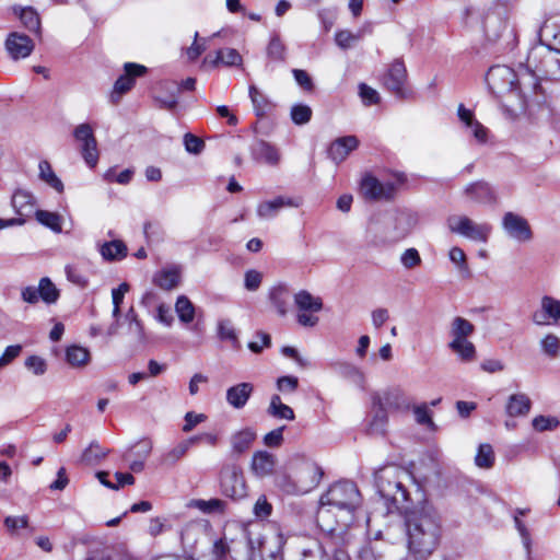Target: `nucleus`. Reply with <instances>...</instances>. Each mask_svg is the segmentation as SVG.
Here are the masks:
<instances>
[{
    "label": "nucleus",
    "instance_id": "1",
    "mask_svg": "<svg viewBox=\"0 0 560 560\" xmlns=\"http://www.w3.org/2000/svg\"><path fill=\"white\" fill-rule=\"evenodd\" d=\"M405 524L409 553L415 560H427L441 539V520L436 510L422 503L406 513Z\"/></svg>",
    "mask_w": 560,
    "mask_h": 560
},
{
    "label": "nucleus",
    "instance_id": "2",
    "mask_svg": "<svg viewBox=\"0 0 560 560\" xmlns=\"http://www.w3.org/2000/svg\"><path fill=\"white\" fill-rule=\"evenodd\" d=\"M416 224L415 218L407 212H397L372 220L368 233L374 244L393 243L406 237Z\"/></svg>",
    "mask_w": 560,
    "mask_h": 560
},
{
    "label": "nucleus",
    "instance_id": "3",
    "mask_svg": "<svg viewBox=\"0 0 560 560\" xmlns=\"http://www.w3.org/2000/svg\"><path fill=\"white\" fill-rule=\"evenodd\" d=\"M408 477L406 470L398 466H387L378 469L374 475L378 494L392 504H402L408 501V491L404 479Z\"/></svg>",
    "mask_w": 560,
    "mask_h": 560
},
{
    "label": "nucleus",
    "instance_id": "4",
    "mask_svg": "<svg viewBox=\"0 0 560 560\" xmlns=\"http://www.w3.org/2000/svg\"><path fill=\"white\" fill-rule=\"evenodd\" d=\"M360 503V492L357 486L350 481H343L332 485L329 490L322 495V506H331L338 510L354 511Z\"/></svg>",
    "mask_w": 560,
    "mask_h": 560
},
{
    "label": "nucleus",
    "instance_id": "5",
    "mask_svg": "<svg viewBox=\"0 0 560 560\" xmlns=\"http://www.w3.org/2000/svg\"><path fill=\"white\" fill-rule=\"evenodd\" d=\"M446 226L451 233L478 243H487L492 231L489 223H477L464 214L450 215L446 219Z\"/></svg>",
    "mask_w": 560,
    "mask_h": 560
},
{
    "label": "nucleus",
    "instance_id": "6",
    "mask_svg": "<svg viewBox=\"0 0 560 560\" xmlns=\"http://www.w3.org/2000/svg\"><path fill=\"white\" fill-rule=\"evenodd\" d=\"M293 301L298 310L296 322L303 327L316 326L319 320L316 314L323 310L322 298L307 290H300L294 294Z\"/></svg>",
    "mask_w": 560,
    "mask_h": 560
},
{
    "label": "nucleus",
    "instance_id": "7",
    "mask_svg": "<svg viewBox=\"0 0 560 560\" xmlns=\"http://www.w3.org/2000/svg\"><path fill=\"white\" fill-rule=\"evenodd\" d=\"M529 65L538 69L544 78L560 80V50L536 46L529 51Z\"/></svg>",
    "mask_w": 560,
    "mask_h": 560
},
{
    "label": "nucleus",
    "instance_id": "8",
    "mask_svg": "<svg viewBox=\"0 0 560 560\" xmlns=\"http://www.w3.org/2000/svg\"><path fill=\"white\" fill-rule=\"evenodd\" d=\"M220 489L223 495L233 500L246 497L247 488L243 470L237 465H225L220 472Z\"/></svg>",
    "mask_w": 560,
    "mask_h": 560
},
{
    "label": "nucleus",
    "instance_id": "9",
    "mask_svg": "<svg viewBox=\"0 0 560 560\" xmlns=\"http://www.w3.org/2000/svg\"><path fill=\"white\" fill-rule=\"evenodd\" d=\"M486 81L497 96L514 94L516 72L508 66H494L488 71Z\"/></svg>",
    "mask_w": 560,
    "mask_h": 560
},
{
    "label": "nucleus",
    "instance_id": "10",
    "mask_svg": "<svg viewBox=\"0 0 560 560\" xmlns=\"http://www.w3.org/2000/svg\"><path fill=\"white\" fill-rule=\"evenodd\" d=\"M74 139L80 143L81 153L90 167H95L98 162L97 141L92 127L89 124H81L73 131Z\"/></svg>",
    "mask_w": 560,
    "mask_h": 560
},
{
    "label": "nucleus",
    "instance_id": "11",
    "mask_svg": "<svg viewBox=\"0 0 560 560\" xmlns=\"http://www.w3.org/2000/svg\"><path fill=\"white\" fill-rule=\"evenodd\" d=\"M540 78H544V75L539 73L538 69L530 67L528 55L526 65H522L518 71L516 72L514 94L518 96L522 101L525 100L527 96L535 93V91L539 86Z\"/></svg>",
    "mask_w": 560,
    "mask_h": 560
},
{
    "label": "nucleus",
    "instance_id": "12",
    "mask_svg": "<svg viewBox=\"0 0 560 560\" xmlns=\"http://www.w3.org/2000/svg\"><path fill=\"white\" fill-rule=\"evenodd\" d=\"M372 399L383 411L408 410L411 406L409 397L400 387H390L376 393Z\"/></svg>",
    "mask_w": 560,
    "mask_h": 560
},
{
    "label": "nucleus",
    "instance_id": "13",
    "mask_svg": "<svg viewBox=\"0 0 560 560\" xmlns=\"http://www.w3.org/2000/svg\"><path fill=\"white\" fill-rule=\"evenodd\" d=\"M502 229L516 242L526 243L533 240V231L528 221L517 213L505 212L502 217Z\"/></svg>",
    "mask_w": 560,
    "mask_h": 560
},
{
    "label": "nucleus",
    "instance_id": "14",
    "mask_svg": "<svg viewBox=\"0 0 560 560\" xmlns=\"http://www.w3.org/2000/svg\"><path fill=\"white\" fill-rule=\"evenodd\" d=\"M323 472L320 468L311 462L301 464L294 471V485L296 491L300 493H306L315 488L322 477Z\"/></svg>",
    "mask_w": 560,
    "mask_h": 560
},
{
    "label": "nucleus",
    "instance_id": "15",
    "mask_svg": "<svg viewBox=\"0 0 560 560\" xmlns=\"http://www.w3.org/2000/svg\"><path fill=\"white\" fill-rule=\"evenodd\" d=\"M407 81V69L401 59H395L383 77V83L390 92L401 96Z\"/></svg>",
    "mask_w": 560,
    "mask_h": 560
},
{
    "label": "nucleus",
    "instance_id": "16",
    "mask_svg": "<svg viewBox=\"0 0 560 560\" xmlns=\"http://www.w3.org/2000/svg\"><path fill=\"white\" fill-rule=\"evenodd\" d=\"M124 74H121L114 84L112 97H114L115 94L120 96L131 90L136 79L147 73V68L139 63L126 62L124 65Z\"/></svg>",
    "mask_w": 560,
    "mask_h": 560
},
{
    "label": "nucleus",
    "instance_id": "17",
    "mask_svg": "<svg viewBox=\"0 0 560 560\" xmlns=\"http://www.w3.org/2000/svg\"><path fill=\"white\" fill-rule=\"evenodd\" d=\"M5 49L12 59H24L34 50V42L25 34L13 32L5 39Z\"/></svg>",
    "mask_w": 560,
    "mask_h": 560
},
{
    "label": "nucleus",
    "instance_id": "18",
    "mask_svg": "<svg viewBox=\"0 0 560 560\" xmlns=\"http://www.w3.org/2000/svg\"><path fill=\"white\" fill-rule=\"evenodd\" d=\"M560 319V300L551 296H544L540 302V310L533 314V322L536 325H548L551 320Z\"/></svg>",
    "mask_w": 560,
    "mask_h": 560
},
{
    "label": "nucleus",
    "instance_id": "19",
    "mask_svg": "<svg viewBox=\"0 0 560 560\" xmlns=\"http://www.w3.org/2000/svg\"><path fill=\"white\" fill-rule=\"evenodd\" d=\"M464 194L467 198L480 205H492L497 201L493 188L483 180L468 184L464 188Z\"/></svg>",
    "mask_w": 560,
    "mask_h": 560
},
{
    "label": "nucleus",
    "instance_id": "20",
    "mask_svg": "<svg viewBox=\"0 0 560 560\" xmlns=\"http://www.w3.org/2000/svg\"><path fill=\"white\" fill-rule=\"evenodd\" d=\"M457 113L460 121L469 130L471 137H474L475 140L480 144L486 143L488 138V130L483 125L475 119L474 113L470 109H467L463 104L458 106Z\"/></svg>",
    "mask_w": 560,
    "mask_h": 560
},
{
    "label": "nucleus",
    "instance_id": "21",
    "mask_svg": "<svg viewBox=\"0 0 560 560\" xmlns=\"http://www.w3.org/2000/svg\"><path fill=\"white\" fill-rule=\"evenodd\" d=\"M11 206L19 218L30 217L35 209V197L26 189H16L11 198Z\"/></svg>",
    "mask_w": 560,
    "mask_h": 560
},
{
    "label": "nucleus",
    "instance_id": "22",
    "mask_svg": "<svg viewBox=\"0 0 560 560\" xmlns=\"http://www.w3.org/2000/svg\"><path fill=\"white\" fill-rule=\"evenodd\" d=\"M359 145V140L355 136H346L336 139L328 149L330 159L340 163L347 159V156L355 150Z\"/></svg>",
    "mask_w": 560,
    "mask_h": 560
},
{
    "label": "nucleus",
    "instance_id": "23",
    "mask_svg": "<svg viewBox=\"0 0 560 560\" xmlns=\"http://www.w3.org/2000/svg\"><path fill=\"white\" fill-rule=\"evenodd\" d=\"M254 392V385L248 382L235 384L226 389V402L234 409L245 407Z\"/></svg>",
    "mask_w": 560,
    "mask_h": 560
},
{
    "label": "nucleus",
    "instance_id": "24",
    "mask_svg": "<svg viewBox=\"0 0 560 560\" xmlns=\"http://www.w3.org/2000/svg\"><path fill=\"white\" fill-rule=\"evenodd\" d=\"M475 332V326L468 319L456 316L450 323L448 343H457L464 340H469V337Z\"/></svg>",
    "mask_w": 560,
    "mask_h": 560
},
{
    "label": "nucleus",
    "instance_id": "25",
    "mask_svg": "<svg viewBox=\"0 0 560 560\" xmlns=\"http://www.w3.org/2000/svg\"><path fill=\"white\" fill-rule=\"evenodd\" d=\"M276 466L275 455L266 451H257L253 454L250 468L254 475L259 478L267 477L273 472Z\"/></svg>",
    "mask_w": 560,
    "mask_h": 560
},
{
    "label": "nucleus",
    "instance_id": "26",
    "mask_svg": "<svg viewBox=\"0 0 560 560\" xmlns=\"http://www.w3.org/2000/svg\"><path fill=\"white\" fill-rule=\"evenodd\" d=\"M191 441L185 439L161 454L160 464L162 467H174L183 459L191 447Z\"/></svg>",
    "mask_w": 560,
    "mask_h": 560
},
{
    "label": "nucleus",
    "instance_id": "27",
    "mask_svg": "<svg viewBox=\"0 0 560 560\" xmlns=\"http://www.w3.org/2000/svg\"><path fill=\"white\" fill-rule=\"evenodd\" d=\"M332 369L340 377L363 388L365 375L355 364L346 361H339L332 364Z\"/></svg>",
    "mask_w": 560,
    "mask_h": 560
},
{
    "label": "nucleus",
    "instance_id": "28",
    "mask_svg": "<svg viewBox=\"0 0 560 560\" xmlns=\"http://www.w3.org/2000/svg\"><path fill=\"white\" fill-rule=\"evenodd\" d=\"M361 190L364 197L369 199L389 198L392 196V186L383 185L373 176H366L362 179Z\"/></svg>",
    "mask_w": 560,
    "mask_h": 560
},
{
    "label": "nucleus",
    "instance_id": "29",
    "mask_svg": "<svg viewBox=\"0 0 560 560\" xmlns=\"http://www.w3.org/2000/svg\"><path fill=\"white\" fill-rule=\"evenodd\" d=\"M253 158L269 165H277L280 162L278 149L264 140L257 141L252 148Z\"/></svg>",
    "mask_w": 560,
    "mask_h": 560
},
{
    "label": "nucleus",
    "instance_id": "30",
    "mask_svg": "<svg viewBox=\"0 0 560 560\" xmlns=\"http://www.w3.org/2000/svg\"><path fill=\"white\" fill-rule=\"evenodd\" d=\"M532 400L524 393H516L509 396L505 410L510 417H525L529 413Z\"/></svg>",
    "mask_w": 560,
    "mask_h": 560
},
{
    "label": "nucleus",
    "instance_id": "31",
    "mask_svg": "<svg viewBox=\"0 0 560 560\" xmlns=\"http://www.w3.org/2000/svg\"><path fill=\"white\" fill-rule=\"evenodd\" d=\"M257 438V433L253 428H243L234 432L230 438L231 448L233 453L242 454L250 448Z\"/></svg>",
    "mask_w": 560,
    "mask_h": 560
},
{
    "label": "nucleus",
    "instance_id": "32",
    "mask_svg": "<svg viewBox=\"0 0 560 560\" xmlns=\"http://www.w3.org/2000/svg\"><path fill=\"white\" fill-rule=\"evenodd\" d=\"M243 58L241 54L234 48H224L217 51L215 57L211 59L210 56H207L203 59V65H210L211 67H218L219 65H223L226 67L232 66H242Z\"/></svg>",
    "mask_w": 560,
    "mask_h": 560
},
{
    "label": "nucleus",
    "instance_id": "33",
    "mask_svg": "<svg viewBox=\"0 0 560 560\" xmlns=\"http://www.w3.org/2000/svg\"><path fill=\"white\" fill-rule=\"evenodd\" d=\"M539 46H545L548 49L560 50V28L549 22H545L540 27L539 33Z\"/></svg>",
    "mask_w": 560,
    "mask_h": 560
},
{
    "label": "nucleus",
    "instance_id": "34",
    "mask_svg": "<svg viewBox=\"0 0 560 560\" xmlns=\"http://www.w3.org/2000/svg\"><path fill=\"white\" fill-rule=\"evenodd\" d=\"M12 10L13 13L20 18L22 24L28 31L35 33L40 32V19L35 9L32 7L22 8L20 5H14Z\"/></svg>",
    "mask_w": 560,
    "mask_h": 560
},
{
    "label": "nucleus",
    "instance_id": "35",
    "mask_svg": "<svg viewBox=\"0 0 560 560\" xmlns=\"http://www.w3.org/2000/svg\"><path fill=\"white\" fill-rule=\"evenodd\" d=\"M180 281V269L168 267L159 271L154 277V283L163 290H172Z\"/></svg>",
    "mask_w": 560,
    "mask_h": 560
},
{
    "label": "nucleus",
    "instance_id": "36",
    "mask_svg": "<svg viewBox=\"0 0 560 560\" xmlns=\"http://www.w3.org/2000/svg\"><path fill=\"white\" fill-rule=\"evenodd\" d=\"M269 300L279 315L284 316L288 313L290 291L285 285L279 284L271 288L269 291Z\"/></svg>",
    "mask_w": 560,
    "mask_h": 560
},
{
    "label": "nucleus",
    "instance_id": "37",
    "mask_svg": "<svg viewBox=\"0 0 560 560\" xmlns=\"http://www.w3.org/2000/svg\"><path fill=\"white\" fill-rule=\"evenodd\" d=\"M447 347L462 363H472L477 360V349L470 340L448 343Z\"/></svg>",
    "mask_w": 560,
    "mask_h": 560
},
{
    "label": "nucleus",
    "instance_id": "38",
    "mask_svg": "<svg viewBox=\"0 0 560 560\" xmlns=\"http://www.w3.org/2000/svg\"><path fill=\"white\" fill-rule=\"evenodd\" d=\"M365 33H372L371 24L364 25L357 33H352L348 30L339 31L335 35V40L340 48L347 49L354 45L357 42H359L364 36Z\"/></svg>",
    "mask_w": 560,
    "mask_h": 560
},
{
    "label": "nucleus",
    "instance_id": "39",
    "mask_svg": "<svg viewBox=\"0 0 560 560\" xmlns=\"http://www.w3.org/2000/svg\"><path fill=\"white\" fill-rule=\"evenodd\" d=\"M100 253L105 260H120L127 255V246L118 240L106 242L100 247Z\"/></svg>",
    "mask_w": 560,
    "mask_h": 560
},
{
    "label": "nucleus",
    "instance_id": "40",
    "mask_svg": "<svg viewBox=\"0 0 560 560\" xmlns=\"http://www.w3.org/2000/svg\"><path fill=\"white\" fill-rule=\"evenodd\" d=\"M189 508H195L201 511L206 514L211 513H224L226 503L221 499H210V500H202V499H194L188 504Z\"/></svg>",
    "mask_w": 560,
    "mask_h": 560
},
{
    "label": "nucleus",
    "instance_id": "41",
    "mask_svg": "<svg viewBox=\"0 0 560 560\" xmlns=\"http://www.w3.org/2000/svg\"><path fill=\"white\" fill-rule=\"evenodd\" d=\"M39 170V178L54 188L58 192L63 191V184L61 179L54 172L50 163L48 161H40L38 164Z\"/></svg>",
    "mask_w": 560,
    "mask_h": 560
},
{
    "label": "nucleus",
    "instance_id": "42",
    "mask_svg": "<svg viewBox=\"0 0 560 560\" xmlns=\"http://www.w3.org/2000/svg\"><path fill=\"white\" fill-rule=\"evenodd\" d=\"M268 413L278 419L294 420V411L291 407L283 404L279 395H273L270 399Z\"/></svg>",
    "mask_w": 560,
    "mask_h": 560
},
{
    "label": "nucleus",
    "instance_id": "43",
    "mask_svg": "<svg viewBox=\"0 0 560 560\" xmlns=\"http://www.w3.org/2000/svg\"><path fill=\"white\" fill-rule=\"evenodd\" d=\"M66 360L73 368L85 366L90 361V352L80 346H70L66 350Z\"/></svg>",
    "mask_w": 560,
    "mask_h": 560
},
{
    "label": "nucleus",
    "instance_id": "44",
    "mask_svg": "<svg viewBox=\"0 0 560 560\" xmlns=\"http://www.w3.org/2000/svg\"><path fill=\"white\" fill-rule=\"evenodd\" d=\"M35 218L40 224L50 229L55 233H60L62 231V217L56 212L36 210Z\"/></svg>",
    "mask_w": 560,
    "mask_h": 560
},
{
    "label": "nucleus",
    "instance_id": "45",
    "mask_svg": "<svg viewBox=\"0 0 560 560\" xmlns=\"http://www.w3.org/2000/svg\"><path fill=\"white\" fill-rule=\"evenodd\" d=\"M38 293H39L40 300L47 304L56 303L60 295L57 287L47 277H44L39 280Z\"/></svg>",
    "mask_w": 560,
    "mask_h": 560
},
{
    "label": "nucleus",
    "instance_id": "46",
    "mask_svg": "<svg viewBox=\"0 0 560 560\" xmlns=\"http://www.w3.org/2000/svg\"><path fill=\"white\" fill-rule=\"evenodd\" d=\"M218 336L221 340L230 341L232 347L238 349L241 347L236 329L230 319H221L218 323Z\"/></svg>",
    "mask_w": 560,
    "mask_h": 560
},
{
    "label": "nucleus",
    "instance_id": "47",
    "mask_svg": "<svg viewBox=\"0 0 560 560\" xmlns=\"http://www.w3.org/2000/svg\"><path fill=\"white\" fill-rule=\"evenodd\" d=\"M248 92L256 115L264 116L271 108L270 102L255 85H250Z\"/></svg>",
    "mask_w": 560,
    "mask_h": 560
},
{
    "label": "nucleus",
    "instance_id": "48",
    "mask_svg": "<svg viewBox=\"0 0 560 560\" xmlns=\"http://www.w3.org/2000/svg\"><path fill=\"white\" fill-rule=\"evenodd\" d=\"M539 345L542 353L548 358L556 359L560 355V338L557 335H545Z\"/></svg>",
    "mask_w": 560,
    "mask_h": 560
},
{
    "label": "nucleus",
    "instance_id": "49",
    "mask_svg": "<svg viewBox=\"0 0 560 560\" xmlns=\"http://www.w3.org/2000/svg\"><path fill=\"white\" fill-rule=\"evenodd\" d=\"M267 56L270 60L276 62H283L285 60L287 48L279 35H273L270 38L267 46Z\"/></svg>",
    "mask_w": 560,
    "mask_h": 560
},
{
    "label": "nucleus",
    "instance_id": "50",
    "mask_svg": "<svg viewBox=\"0 0 560 560\" xmlns=\"http://www.w3.org/2000/svg\"><path fill=\"white\" fill-rule=\"evenodd\" d=\"M175 310L178 318L183 323H190L195 318V307L189 299L185 295H180L175 304Z\"/></svg>",
    "mask_w": 560,
    "mask_h": 560
},
{
    "label": "nucleus",
    "instance_id": "51",
    "mask_svg": "<svg viewBox=\"0 0 560 560\" xmlns=\"http://www.w3.org/2000/svg\"><path fill=\"white\" fill-rule=\"evenodd\" d=\"M475 463L479 468H491L494 464V452L490 444H480L475 457Z\"/></svg>",
    "mask_w": 560,
    "mask_h": 560
},
{
    "label": "nucleus",
    "instance_id": "52",
    "mask_svg": "<svg viewBox=\"0 0 560 560\" xmlns=\"http://www.w3.org/2000/svg\"><path fill=\"white\" fill-rule=\"evenodd\" d=\"M108 451L97 442H92L82 453L81 460L85 464H93L106 457Z\"/></svg>",
    "mask_w": 560,
    "mask_h": 560
},
{
    "label": "nucleus",
    "instance_id": "53",
    "mask_svg": "<svg viewBox=\"0 0 560 560\" xmlns=\"http://www.w3.org/2000/svg\"><path fill=\"white\" fill-rule=\"evenodd\" d=\"M559 424L558 418L552 416H536L532 420V427L537 432L553 431Z\"/></svg>",
    "mask_w": 560,
    "mask_h": 560
},
{
    "label": "nucleus",
    "instance_id": "54",
    "mask_svg": "<svg viewBox=\"0 0 560 560\" xmlns=\"http://www.w3.org/2000/svg\"><path fill=\"white\" fill-rule=\"evenodd\" d=\"M281 210V207L279 205L278 198H273L271 200H266L260 202L257 206V215L261 219H270L275 217L279 211Z\"/></svg>",
    "mask_w": 560,
    "mask_h": 560
},
{
    "label": "nucleus",
    "instance_id": "55",
    "mask_svg": "<svg viewBox=\"0 0 560 560\" xmlns=\"http://www.w3.org/2000/svg\"><path fill=\"white\" fill-rule=\"evenodd\" d=\"M67 279L81 288H85L89 283L88 277L84 275V272L81 270L80 267L77 265H67L65 267Z\"/></svg>",
    "mask_w": 560,
    "mask_h": 560
},
{
    "label": "nucleus",
    "instance_id": "56",
    "mask_svg": "<svg viewBox=\"0 0 560 560\" xmlns=\"http://www.w3.org/2000/svg\"><path fill=\"white\" fill-rule=\"evenodd\" d=\"M129 291V284L122 282L118 288L112 290L113 299V317L118 320L120 316V304L124 301L125 294Z\"/></svg>",
    "mask_w": 560,
    "mask_h": 560
},
{
    "label": "nucleus",
    "instance_id": "57",
    "mask_svg": "<svg viewBox=\"0 0 560 560\" xmlns=\"http://www.w3.org/2000/svg\"><path fill=\"white\" fill-rule=\"evenodd\" d=\"M312 109L307 105L298 104L291 108V119L295 125H304L311 120Z\"/></svg>",
    "mask_w": 560,
    "mask_h": 560
},
{
    "label": "nucleus",
    "instance_id": "58",
    "mask_svg": "<svg viewBox=\"0 0 560 560\" xmlns=\"http://www.w3.org/2000/svg\"><path fill=\"white\" fill-rule=\"evenodd\" d=\"M421 262H422L421 256H420L419 252L413 247L406 249L400 255V264L406 269H413V268L420 266Z\"/></svg>",
    "mask_w": 560,
    "mask_h": 560
},
{
    "label": "nucleus",
    "instance_id": "59",
    "mask_svg": "<svg viewBox=\"0 0 560 560\" xmlns=\"http://www.w3.org/2000/svg\"><path fill=\"white\" fill-rule=\"evenodd\" d=\"M25 366L34 375H43L47 371V363L45 359L38 355H31L25 360Z\"/></svg>",
    "mask_w": 560,
    "mask_h": 560
},
{
    "label": "nucleus",
    "instance_id": "60",
    "mask_svg": "<svg viewBox=\"0 0 560 560\" xmlns=\"http://www.w3.org/2000/svg\"><path fill=\"white\" fill-rule=\"evenodd\" d=\"M359 95L366 106L374 105L380 102V95L377 91L365 83H361L359 85Z\"/></svg>",
    "mask_w": 560,
    "mask_h": 560
},
{
    "label": "nucleus",
    "instance_id": "61",
    "mask_svg": "<svg viewBox=\"0 0 560 560\" xmlns=\"http://www.w3.org/2000/svg\"><path fill=\"white\" fill-rule=\"evenodd\" d=\"M448 258L460 271L468 270L466 254L460 247L453 246L448 252Z\"/></svg>",
    "mask_w": 560,
    "mask_h": 560
},
{
    "label": "nucleus",
    "instance_id": "62",
    "mask_svg": "<svg viewBox=\"0 0 560 560\" xmlns=\"http://www.w3.org/2000/svg\"><path fill=\"white\" fill-rule=\"evenodd\" d=\"M413 413L417 423L428 425L429 428L434 427V422L432 420L430 410L428 409L427 405L416 406L413 408Z\"/></svg>",
    "mask_w": 560,
    "mask_h": 560
},
{
    "label": "nucleus",
    "instance_id": "63",
    "mask_svg": "<svg viewBox=\"0 0 560 560\" xmlns=\"http://www.w3.org/2000/svg\"><path fill=\"white\" fill-rule=\"evenodd\" d=\"M4 527L9 533H14L19 528H25L28 525V517L22 516H7L4 518Z\"/></svg>",
    "mask_w": 560,
    "mask_h": 560
},
{
    "label": "nucleus",
    "instance_id": "64",
    "mask_svg": "<svg viewBox=\"0 0 560 560\" xmlns=\"http://www.w3.org/2000/svg\"><path fill=\"white\" fill-rule=\"evenodd\" d=\"M184 144H185V149L189 152V153H194V154H198L202 151V149L205 148V143L203 141L191 135V133H186L184 136Z\"/></svg>",
    "mask_w": 560,
    "mask_h": 560
}]
</instances>
